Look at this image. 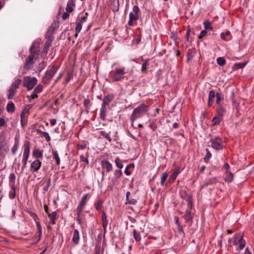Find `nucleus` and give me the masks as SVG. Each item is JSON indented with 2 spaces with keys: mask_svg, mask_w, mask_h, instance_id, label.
<instances>
[{
  "mask_svg": "<svg viewBox=\"0 0 254 254\" xmlns=\"http://www.w3.org/2000/svg\"><path fill=\"white\" fill-rule=\"evenodd\" d=\"M34 45H32L30 48V55L26 59L25 63L24 64V67L26 70L31 68V65L34 63V61L38 58L39 55V50L33 51Z\"/></svg>",
  "mask_w": 254,
  "mask_h": 254,
  "instance_id": "f257e3e1",
  "label": "nucleus"
},
{
  "mask_svg": "<svg viewBox=\"0 0 254 254\" xmlns=\"http://www.w3.org/2000/svg\"><path fill=\"white\" fill-rule=\"evenodd\" d=\"M127 73L126 68L124 66L116 68L110 72L109 76L115 81H122L125 78Z\"/></svg>",
  "mask_w": 254,
  "mask_h": 254,
  "instance_id": "f03ea898",
  "label": "nucleus"
},
{
  "mask_svg": "<svg viewBox=\"0 0 254 254\" xmlns=\"http://www.w3.org/2000/svg\"><path fill=\"white\" fill-rule=\"evenodd\" d=\"M147 110V107L144 104H141L137 108L134 109L130 117V120L132 122V126H133V122L137 118H139L142 113L146 112Z\"/></svg>",
  "mask_w": 254,
  "mask_h": 254,
  "instance_id": "7ed1b4c3",
  "label": "nucleus"
},
{
  "mask_svg": "<svg viewBox=\"0 0 254 254\" xmlns=\"http://www.w3.org/2000/svg\"><path fill=\"white\" fill-rule=\"evenodd\" d=\"M210 143H211L210 146L215 150H220L224 148L223 140L219 136L211 138Z\"/></svg>",
  "mask_w": 254,
  "mask_h": 254,
  "instance_id": "20e7f679",
  "label": "nucleus"
},
{
  "mask_svg": "<svg viewBox=\"0 0 254 254\" xmlns=\"http://www.w3.org/2000/svg\"><path fill=\"white\" fill-rule=\"evenodd\" d=\"M30 154V142L26 141L24 145V150L23 154V158L22 162L23 163V166L22 167V171L24 170L26 166L27 162Z\"/></svg>",
  "mask_w": 254,
  "mask_h": 254,
  "instance_id": "39448f33",
  "label": "nucleus"
},
{
  "mask_svg": "<svg viewBox=\"0 0 254 254\" xmlns=\"http://www.w3.org/2000/svg\"><path fill=\"white\" fill-rule=\"evenodd\" d=\"M37 82V79L36 77L25 76L24 78L23 86L26 87L28 90H31L33 88Z\"/></svg>",
  "mask_w": 254,
  "mask_h": 254,
  "instance_id": "423d86ee",
  "label": "nucleus"
},
{
  "mask_svg": "<svg viewBox=\"0 0 254 254\" xmlns=\"http://www.w3.org/2000/svg\"><path fill=\"white\" fill-rule=\"evenodd\" d=\"M233 243L235 245L238 246V248L240 250L243 249L245 246V241L240 234L235 236L233 238Z\"/></svg>",
  "mask_w": 254,
  "mask_h": 254,
  "instance_id": "0eeeda50",
  "label": "nucleus"
},
{
  "mask_svg": "<svg viewBox=\"0 0 254 254\" xmlns=\"http://www.w3.org/2000/svg\"><path fill=\"white\" fill-rule=\"evenodd\" d=\"M58 69V67L55 66H52L45 74V78L48 80H50L54 76Z\"/></svg>",
  "mask_w": 254,
  "mask_h": 254,
  "instance_id": "6e6552de",
  "label": "nucleus"
},
{
  "mask_svg": "<svg viewBox=\"0 0 254 254\" xmlns=\"http://www.w3.org/2000/svg\"><path fill=\"white\" fill-rule=\"evenodd\" d=\"M139 12V8L138 6L135 5L133 6L132 11L129 13V18L131 20L134 21L138 19V13Z\"/></svg>",
  "mask_w": 254,
  "mask_h": 254,
  "instance_id": "1a4fd4ad",
  "label": "nucleus"
},
{
  "mask_svg": "<svg viewBox=\"0 0 254 254\" xmlns=\"http://www.w3.org/2000/svg\"><path fill=\"white\" fill-rule=\"evenodd\" d=\"M42 162L38 159L34 160L31 164L30 167L33 171L37 172L41 167Z\"/></svg>",
  "mask_w": 254,
  "mask_h": 254,
  "instance_id": "9d476101",
  "label": "nucleus"
},
{
  "mask_svg": "<svg viewBox=\"0 0 254 254\" xmlns=\"http://www.w3.org/2000/svg\"><path fill=\"white\" fill-rule=\"evenodd\" d=\"M102 166L106 170L107 172H111L113 169V166L109 161L103 160L102 161Z\"/></svg>",
  "mask_w": 254,
  "mask_h": 254,
  "instance_id": "9b49d317",
  "label": "nucleus"
},
{
  "mask_svg": "<svg viewBox=\"0 0 254 254\" xmlns=\"http://www.w3.org/2000/svg\"><path fill=\"white\" fill-rule=\"evenodd\" d=\"M43 89L42 86L40 84L38 85L34 89L31 95L32 99H34L37 97V94L40 93Z\"/></svg>",
  "mask_w": 254,
  "mask_h": 254,
  "instance_id": "f8f14e48",
  "label": "nucleus"
},
{
  "mask_svg": "<svg viewBox=\"0 0 254 254\" xmlns=\"http://www.w3.org/2000/svg\"><path fill=\"white\" fill-rule=\"evenodd\" d=\"M122 175L123 173L121 170H116L114 172V177L112 179L113 184H115L118 182Z\"/></svg>",
  "mask_w": 254,
  "mask_h": 254,
  "instance_id": "ddd939ff",
  "label": "nucleus"
},
{
  "mask_svg": "<svg viewBox=\"0 0 254 254\" xmlns=\"http://www.w3.org/2000/svg\"><path fill=\"white\" fill-rule=\"evenodd\" d=\"M6 145L5 139L2 136H0V156L3 155V150H6L4 148Z\"/></svg>",
  "mask_w": 254,
  "mask_h": 254,
  "instance_id": "4468645a",
  "label": "nucleus"
},
{
  "mask_svg": "<svg viewBox=\"0 0 254 254\" xmlns=\"http://www.w3.org/2000/svg\"><path fill=\"white\" fill-rule=\"evenodd\" d=\"M114 96L112 94H107L105 96L104 99H103V103L102 104L107 106L109 105L110 103H111L112 100L114 99Z\"/></svg>",
  "mask_w": 254,
  "mask_h": 254,
  "instance_id": "2eb2a0df",
  "label": "nucleus"
},
{
  "mask_svg": "<svg viewBox=\"0 0 254 254\" xmlns=\"http://www.w3.org/2000/svg\"><path fill=\"white\" fill-rule=\"evenodd\" d=\"M215 96L216 94L214 90H211L209 91L208 103V105L209 106H211L213 105Z\"/></svg>",
  "mask_w": 254,
  "mask_h": 254,
  "instance_id": "dca6fc26",
  "label": "nucleus"
},
{
  "mask_svg": "<svg viewBox=\"0 0 254 254\" xmlns=\"http://www.w3.org/2000/svg\"><path fill=\"white\" fill-rule=\"evenodd\" d=\"M107 111V110L106 106L102 104L101 108L100 109V117L103 121H105L106 120Z\"/></svg>",
  "mask_w": 254,
  "mask_h": 254,
  "instance_id": "f3484780",
  "label": "nucleus"
},
{
  "mask_svg": "<svg viewBox=\"0 0 254 254\" xmlns=\"http://www.w3.org/2000/svg\"><path fill=\"white\" fill-rule=\"evenodd\" d=\"M75 6L74 0H69L67 2L66 10L67 12H71L73 10V7Z\"/></svg>",
  "mask_w": 254,
  "mask_h": 254,
  "instance_id": "a211bd4d",
  "label": "nucleus"
},
{
  "mask_svg": "<svg viewBox=\"0 0 254 254\" xmlns=\"http://www.w3.org/2000/svg\"><path fill=\"white\" fill-rule=\"evenodd\" d=\"M57 213L56 211H54L52 213H48V217L50 218V223L52 225H54L56 223V220L57 219Z\"/></svg>",
  "mask_w": 254,
  "mask_h": 254,
  "instance_id": "6ab92c4d",
  "label": "nucleus"
},
{
  "mask_svg": "<svg viewBox=\"0 0 254 254\" xmlns=\"http://www.w3.org/2000/svg\"><path fill=\"white\" fill-rule=\"evenodd\" d=\"M72 242L75 244H78L79 241V233L77 230H75L73 232V237L72 239Z\"/></svg>",
  "mask_w": 254,
  "mask_h": 254,
  "instance_id": "aec40b11",
  "label": "nucleus"
},
{
  "mask_svg": "<svg viewBox=\"0 0 254 254\" xmlns=\"http://www.w3.org/2000/svg\"><path fill=\"white\" fill-rule=\"evenodd\" d=\"M43 152V151L42 150L35 149L33 151L32 155L36 159H38L42 157Z\"/></svg>",
  "mask_w": 254,
  "mask_h": 254,
  "instance_id": "412c9836",
  "label": "nucleus"
},
{
  "mask_svg": "<svg viewBox=\"0 0 254 254\" xmlns=\"http://www.w3.org/2000/svg\"><path fill=\"white\" fill-rule=\"evenodd\" d=\"M217 182V178L215 177L206 180L203 184L204 186H207L210 185L215 184Z\"/></svg>",
  "mask_w": 254,
  "mask_h": 254,
  "instance_id": "4be33fe9",
  "label": "nucleus"
},
{
  "mask_svg": "<svg viewBox=\"0 0 254 254\" xmlns=\"http://www.w3.org/2000/svg\"><path fill=\"white\" fill-rule=\"evenodd\" d=\"M222 120V117L217 115L212 119V122L213 126H216L220 124Z\"/></svg>",
  "mask_w": 254,
  "mask_h": 254,
  "instance_id": "5701e85b",
  "label": "nucleus"
},
{
  "mask_svg": "<svg viewBox=\"0 0 254 254\" xmlns=\"http://www.w3.org/2000/svg\"><path fill=\"white\" fill-rule=\"evenodd\" d=\"M216 103L218 106L220 105V102L224 100L223 95L221 92H218L216 93Z\"/></svg>",
  "mask_w": 254,
  "mask_h": 254,
  "instance_id": "b1692460",
  "label": "nucleus"
},
{
  "mask_svg": "<svg viewBox=\"0 0 254 254\" xmlns=\"http://www.w3.org/2000/svg\"><path fill=\"white\" fill-rule=\"evenodd\" d=\"M84 207L78 205L76 209L77 220L79 221L81 218L82 210Z\"/></svg>",
  "mask_w": 254,
  "mask_h": 254,
  "instance_id": "393cba45",
  "label": "nucleus"
},
{
  "mask_svg": "<svg viewBox=\"0 0 254 254\" xmlns=\"http://www.w3.org/2000/svg\"><path fill=\"white\" fill-rule=\"evenodd\" d=\"M226 112V109L225 108H224L221 105H219L218 106V107L217 109V115L223 117L224 113Z\"/></svg>",
  "mask_w": 254,
  "mask_h": 254,
  "instance_id": "a878e982",
  "label": "nucleus"
},
{
  "mask_svg": "<svg viewBox=\"0 0 254 254\" xmlns=\"http://www.w3.org/2000/svg\"><path fill=\"white\" fill-rule=\"evenodd\" d=\"M52 40H49L46 42L45 43V46L43 50V52L44 53L47 54L48 52L49 48L51 45Z\"/></svg>",
  "mask_w": 254,
  "mask_h": 254,
  "instance_id": "bb28decb",
  "label": "nucleus"
},
{
  "mask_svg": "<svg viewBox=\"0 0 254 254\" xmlns=\"http://www.w3.org/2000/svg\"><path fill=\"white\" fill-rule=\"evenodd\" d=\"M52 154L53 155V158L56 160V164L58 165H59L60 164V158L59 156L58 151L56 150H52Z\"/></svg>",
  "mask_w": 254,
  "mask_h": 254,
  "instance_id": "cd10ccee",
  "label": "nucleus"
},
{
  "mask_svg": "<svg viewBox=\"0 0 254 254\" xmlns=\"http://www.w3.org/2000/svg\"><path fill=\"white\" fill-rule=\"evenodd\" d=\"M185 220L187 222L190 221L192 220V217L190 211L187 210L184 216Z\"/></svg>",
  "mask_w": 254,
  "mask_h": 254,
  "instance_id": "c85d7f7f",
  "label": "nucleus"
},
{
  "mask_svg": "<svg viewBox=\"0 0 254 254\" xmlns=\"http://www.w3.org/2000/svg\"><path fill=\"white\" fill-rule=\"evenodd\" d=\"M133 237L136 242L140 241L141 239L140 233L136 231L135 229L133 230Z\"/></svg>",
  "mask_w": 254,
  "mask_h": 254,
  "instance_id": "c756f323",
  "label": "nucleus"
},
{
  "mask_svg": "<svg viewBox=\"0 0 254 254\" xmlns=\"http://www.w3.org/2000/svg\"><path fill=\"white\" fill-rule=\"evenodd\" d=\"M101 135L104 137L106 139H107L109 142H111L112 141V139L110 136L109 133H106L104 131H100L99 132Z\"/></svg>",
  "mask_w": 254,
  "mask_h": 254,
  "instance_id": "7c9ffc66",
  "label": "nucleus"
},
{
  "mask_svg": "<svg viewBox=\"0 0 254 254\" xmlns=\"http://www.w3.org/2000/svg\"><path fill=\"white\" fill-rule=\"evenodd\" d=\"M6 109L8 112L12 113L15 110V106L13 103H9L7 105Z\"/></svg>",
  "mask_w": 254,
  "mask_h": 254,
  "instance_id": "2f4dec72",
  "label": "nucleus"
},
{
  "mask_svg": "<svg viewBox=\"0 0 254 254\" xmlns=\"http://www.w3.org/2000/svg\"><path fill=\"white\" fill-rule=\"evenodd\" d=\"M21 82V80L17 79L15 80L12 84L11 88H14V89L16 90Z\"/></svg>",
  "mask_w": 254,
  "mask_h": 254,
  "instance_id": "473e14b6",
  "label": "nucleus"
},
{
  "mask_svg": "<svg viewBox=\"0 0 254 254\" xmlns=\"http://www.w3.org/2000/svg\"><path fill=\"white\" fill-rule=\"evenodd\" d=\"M203 25L206 30H211L212 29L211 22L209 20L204 21L203 22Z\"/></svg>",
  "mask_w": 254,
  "mask_h": 254,
  "instance_id": "72a5a7b5",
  "label": "nucleus"
},
{
  "mask_svg": "<svg viewBox=\"0 0 254 254\" xmlns=\"http://www.w3.org/2000/svg\"><path fill=\"white\" fill-rule=\"evenodd\" d=\"M115 162L117 167L120 168V169L123 168L124 165L122 163V161L119 157L115 159Z\"/></svg>",
  "mask_w": 254,
  "mask_h": 254,
  "instance_id": "f704fd0d",
  "label": "nucleus"
},
{
  "mask_svg": "<svg viewBox=\"0 0 254 254\" xmlns=\"http://www.w3.org/2000/svg\"><path fill=\"white\" fill-rule=\"evenodd\" d=\"M206 150V153L204 157L203 158V160L205 162L208 163L209 160L212 156V154L207 149Z\"/></svg>",
  "mask_w": 254,
  "mask_h": 254,
  "instance_id": "c9c22d12",
  "label": "nucleus"
},
{
  "mask_svg": "<svg viewBox=\"0 0 254 254\" xmlns=\"http://www.w3.org/2000/svg\"><path fill=\"white\" fill-rule=\"evenodd\" d=\"M217 63L221 66L224 65L226 63V60L223 57H219L217 59Z\"/></svg>",
  "mask_w": 254,
  "mask_h": 254,
  "instance_id": "e433bc0d",
  "label": "nucleus"
},
{
  "mask_svg": "<svg viewBox=\"0 0 254 254\" xmlns=\"http://www.w3.org/2000/svg\"><path fill=\"white\" fill-rule=\"evenodd\" d=\"M16 90L14 89V88H10L9 89V93L7 97L8 99H11L13 98L15 94Z\"/></svg>",
  "mask_w": 254,
  "mask_h": 254,
  "instance_id": "4c0bfd02",
  "label": "nucleus"
},
{
  "mask_svg": "<svg viewBox=\"0 0 254 254\" xmlns=\"http://www.w3.org/2000/svg\"><path fill=\"white\" fill-rule=\"evenodd\" d=\"M247 64V63H236L234 65V68L236 69L244 68L246 65Z\"/></svg>",
  "mask_w": 254,
  "mask_h": 254,
  "instance_id": "58836bf2",
  "label": "nucleus"
},
{
  "mask_svg": "<svg viewBox=\"0 0 254 254\" xmlns=\"http://www.w3.org/2000/svg\"><path fill=\"white\" fill-rule=\"evenodd\" d=\"M148 62H149V60L147 59V60H145V61L142 64V66H141V71L142 72H146L147 68V66L148 65Z\"/></svg>",
  "mask_w": 254,
  "mask_h": 254,
  "instance_id": "ea45409f",
  "label": "nucleus"
},
{
  "mask_svg": "<svg viewBox=\"0 0 254 254\" xmlns=\"http://www.w3.org/2000/svg\"><path fill=\"white\" fill-rule=\"evenodd\" d=\"M103 203V201L102 200H99L97 202H96L95 204L96 209L97 210H101L102 207Z\"/></svg>",
  "mask_w": 254,
  "mask_h": 254,
  "instance_id": "a19ab883",
  "label": "nucleus"
},
{
  "mask_svg": "<svg viewBox=\"0 0 254 254\" xmlns=\"http://www.w3.org/2000/svg\"><path fill=\"white\" fill-rule=\"evenodd\" d=\"M227 174V176L225 178V181L228 182H231L233 180V175L230 172L228 173H226Z\"/></svg>",
  "mask_w": 254,
  "mask_h": 254,
  "instance_id": "79ce46f5",
  "label": "nucleus"
},
{
  "mask_svg": "<svg viewBox=\"0 0 254 254\" xmlns=\"http://www.w3.org/2000/svg\"><path fill=\"white\" fill-rule=\"evenodd\" d=\"M82 20H80L78 22L75 27V31L77 33H79L82 29Z\"/></svg>",
  "mask_w": 254,
  "mask_h": 254,
  "instance_id": "37998d69",
  "label": "nucleus"
},
{
  "mask_svg": "<svg viewBox=\"0 0 254 254\" xmlns=\"http://www.w3.org/2000/svg\"><path fill=\"white\" fill-rule=\"evenodd\" d=\"M87 196H88V194L87 193L85 194L83 196V197H82V199H81V201H80V203H79L78 205L84 207V206L85 205V200L87 198Z\"/></svg>",
  "mask_w": 254,
  "mask_h": 254,
  "instance_id": "c03bdc74",
  "label": "nucleus"
},
{
  "mask_svg": "<svg viewBox=\"0 0 254 254\" xmlns=\"http://www.w3.org/2000/svg\"><path fill=\"white\" fill-rule=\"evenodd\" d=\"M15 178H16V176H15V175L14 174V173H11L10 175H9V182L10 183H13V184H14V182H15ZM12 189H14V186L12 187Z\"/></svg>",
  "mask_w": 254,
  "mask_h": 254,
  "instance_id": "a18cd8bd",
  "label": "nucleus"
},
{
  "mask_svg": "<svg viewBox=\"0 0 254 254\" xmlns=\"http://www.w3.org/2000/svg\"><path fill=\"white\" fill-rule=\"evenodd\" d=\"M168 176V174L167 173L165 172L163 174L162 176L161 177V182H160L161 185L162 186L164 185V183H165V181L166 180Z\"/></svg>",
  "mask_w": 254,
  "mask_h": 254,
  "instance_id": "49530a36",
  "label": "nucleus"
},
{
  "mask_svg": "<svg viewBox=\"0 0 254 254\" xmlns=\"http://www.w3.org/2000/svg\"><path fill=\"white\" fill-rule=\"evenodd\" d=\"M19 147V144L18 142H15L12 148H11V152L12 154L14 155L15 154L16 152H17L18 148Z\"/></svg>",
  "mask_w": 254,
  "mask_h": 254,
  "instance_id": "de8ad7c7",
  "label": "nucleus"
},
{
  "mask_svg": "<svg viewBox=\"0 0 254 254\" xmlns=\"http://www.w3.org/2000/svg\"><path fill=\"white\" fill-rule=\"evenodd\" d=\"M72 78V72L71 71V72H69L67 75H66V77L65 78V82L66 83H67L69 81V80Z\"/></svg>",
  "mask_w": 254,
  "mask_h": 254,
  "instance_id": "09e8293b",
  "label": "nucleus"
},
{
  "mask_svg": "<svg viewBox=\"0 0 254 254\" xmlns=\"http://www.w3.org/2000/svg\"><path fill=\"white\" fill-rule=\"evenodd\" d=\"M230 32L229 31H227L226 33H222L220 34L221 38L224 40H227L226 36L230 35Z\"/></svg>",
  "mask_w": 254,
  "mask_h": 254,
  "instance_id": "8fccbe9b",
  "label": "nucleus"
},
{
  "mask_svg": "<svg viewBox=\"0 0 254 254\" xmlns=\"http://www.w3.org/2000/svg\"><path fill=\"white\" fill-rule=\"evenodd\" d=\"M178 174V173L177 172H173V173L172 174V175L169 178V181L170 182L174 181L176 179Z\"/></svg>",
  "mask_w": 254,
  "mask_h": 254,
  "instance_id": "3c124183",
  "label": "nucleus"
},
{
  "mask_svg": "<svg viewBox=\"0 0 254 254\" xmlns=\"http://www.w3.org/2000/svg\"><path fill=\"white\" fill-rule=\"evenodd\" d=\"M80 160L83 162H85L87 165L89 164V161L87 157H85L83 155H81L80 156Z\"/></svg>",
  "mask_w": 254,
  "mask_h": 254,
  "instance_id": "603ef678",
  "label": "nucleus"
},
{
  "mask_svg": "<svg viewBox=\"0 0 254 254\" xmlns=\"http://www.w3.org/2000/svg\"><path fill=\"white\" fill-rule=\"evenodd\" d=\"M43 135L45 137V139L47 141H49L51 140V137L47 132H44Z\"/></svg>",
  "mask_w": 254,
  "mask_h": 254,
  "instance_id": "864d4df0",
  "label": "nucleus"
},
{
  "mask_svg": "<svg viewBox=\"0 0 254 254\" xmlns=\"http://www.w3.org/2000/svg\"><path fill=\"white\" fill-rule=\"evenodd\" d=\"M127 202L129 204L134 205L136 203L137 200L135 199L134 198H130L127 200Z\"/></svg>",
  "mask_w": 254,
  "mask_h": 254,
  "instance_id": "5fc2aeb1",
  "label": "nucleus"
},
{
  "mask_svg": "<svg viewBox=\"0 0 254 254\" xmlns=\"http://www.w3.org/2000/svg\"><path fill=\"white\" fill-rule=\"evenodd\" d=\"M36 225L37 227L38 233H39V235H41L42 234V227L39 222H36Z\"/></svg>",
  "mask_w": 254,
  "mask_h": 254,
  "instance_id": "6e6d98bb",
  "label": "nucleus"
},
{
  "mask_svg": "<svg viewBox=\"0 0 254 254\" xmlns=\"http://www.w3.org/2000/svg\"><path fill=\"white\" fill-rule=\"evenodd\" d=\"M206 34H207V31L205 30H203L201 31L200 35L198 36V38L199 39H201V38H203V37H204L206 35Z\"/></svg>",
  "mask_w": 254,
  "mask_h": 254,
  "instance_id": "4d7b16f0",
  "label": "nucleus"
},
{
  "mask_svg": "<svg viewBox=\"0 0 254 254\" xmlns=\"http://www.w3.org/2000/svg\"><path fill=\"white\" fill-rule=\"evenodd\" d=\"M101 220H102V221H108L107 219L106 214L105 212H104V211H103L102 212Z\"/></svg>",
  "mask_w": 254,
  "mask_h": 254,
  "instance_id": "13d9d810",
  "label": "nucleus"
},
{
  "mask_svg": "<svg viewBox=\"0 0 254 254\" xmlns=\"http://www.w3.org/2000/svg\"><path fill=\"white\" fill-rule=\"evenodd\" d=\"M223 168L226 171V173H228L229 172L230 166L227 163H225L223 165Z\"/></svg>",
  "mask_w": 254,
  "mask_h": 254,
  "instance_id": "bf43d9fd",
  "label": "nucleus"
},
{
  "mask_svg": "<svg viewBox=\"0 0 254 254\" xmlns=\"http://www.w3.org/2000/svg\"><path fill=\"white\" fill-rule=\"evenodd\" d=\"M47 186H44V188H43V189L45 190H47L48 189H49V187L51 184V179L50 178H49L48 180H47Z\"/></svg>",
  "mask_w": 254,
  "mask_h": 254,
  "instance_id": "052dcab7",
  "label": "nucleus"
},
{
  "mask_svg": "<svg viewBox=\"0 0 254 254\" xmlns=\"http://www.w3.org/2000/svg\"><path fill=\"white\" fill-rule=\"evenodd\" d=\"M69 16V14L67 12H64L62 15V18L63 20L66 19Z\"/></svg>",
  "mask_w": 254,
  "mask_h": 254,
  "instance_id": "680f3d73",
  "label": "nucleus"
},
{
  "mask_svg": "<svg viewBox=\"0 0 254 254\" xmlns=\"http://www.w3.org/2000/svg\"><path fill=\"white\" fill-rule=\"evenodd\" d=\"M55 30V27L54 26V24H52L51 26L49 27L48 33H52Z\"/></svg>",
  "mask_w": 254,
  "mask_h": 254,
  "instance_id": "e2e57ef3",
  "label": "nucleus"
},
{
  "mask_svg": "<svg viewBox=\"0 0 254 254\" xmlns=\"http://www.w3.org/2000/svg\"><path fill=\"white\" fill-rule=\"evenodd\" d=\"M108 221H102V226H103V227L105 231L106 230L107 225H108Z\"/></svg>",
  "mask_w": 254,
  "mask_h": 254,
  "instance_id": "0e129e2a",
  "label": "nucleus"
},
{
  "mask_svg": "<svg viewBox=\"0 0 254 254\" xmlns=\"http://www.w3.org/2000/svg\"><path fill=\"white\" fill-rule=\"evenodd\" d=\"M5 120L3 118H0V127H2L4 126L5 125Z\"/></svg>",
  "mask_w": 254,
  "mask_h": 254,
  "instance_id": "69168bd1",
  "label": "nucleus"
},
{
  "mask_svg": "<svg viewBox=\"0 0 254 254\" xmlns=\"http://www.w3.org/2000/svg\"><path fill=\"white\" fill-rule=\"evenodd\" d=\"M188 201H189L188 206H189V207H190V209H191V208H192V198H190V197H189V199H188Z\"/></svg>",
  "mask_w": 254,
  "mask_h": 254,
  "instance_id": "338daca9",
  "label": "nucleus"
},
{
  "mask_svg": "<svg viewBox=\"0 0 254 254\" xmlns=\"http://www.w3.org/2000/svg\"><path fill=\"white\" fill-rule=\"evenodd\" d=\"M57 123V121L55 119H52L50 120V124L51 125L53 126L56 125Z\"/></svg>",
  "mask_w": 254,
  "mask_h": 254,
  "instance_id": "774afa93",
  "label": "nucleus"
}]
</instances>
